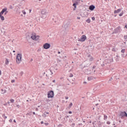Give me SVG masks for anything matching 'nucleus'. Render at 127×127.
<instances>
[{"instance_id":"obj_55","label":"nucleus","mask_w":127,"mask_h":127,"mask_svg":"<svg viewBox=\"0 0 127 127\" xmlns=\"http://www.w3.org/2000/svg\"><path fill=\"white\" fill-rule=\"evenodd\" d=\"M58 54H60V52H58Z\"/></svg>"},{"instance_id":"obj_5","label":"nucleus","mask_w":127,"mask_h":127,"mask_svg":"<svg viewBox=\"0 0 127 127\" xmlns=\"http://www.w3.org/2000/svg\"><path fill=\"white\" fill-rule=\"evenodd\" d=\"M53 74V70L50 68L48 71L47 73L46 74L47 77H50Z\"/></svg>"},{"instance_id":"obj_44","label":"nucleus","mask_w":127,"mask_h":127,"mask_svg":"<svg viewBox=\"0 0 127 127\" xmlns=\"http://www.w3.org/2000/svg\"><path fill=\"white\" fill-rule=\"evenodd\" d=\"M77 19H81V17H77Z\"/></svg>"},{"instance_id":"obj_45","label":"nucleus","mask_w":127,"mask_h":127,"mask_svg":"<svg viewBox=\"0 0 127 127\" xmlns=\"http://www.w3.org/2000/svg\"><path fill=\"white\" fill-rule=\"evenodd\" d=\"M65 99H66V100H68V97H67V96H65Z\"/></svg>"},{"instance_id":"obj_41","label":"nucleus","mask_w":127,"mask_h":127,"mask_svg":"<svg viewBox=\"0 0 127 127\" xmlns=\"http://www.w3.org/2000/svg\"><path fill=\"white\" fill-rule=\"evenodd\" d=\"M9 123H11L12 122V119H10L9 120Z\"/></svg>"},{"instance_id":"obj_22","label":"nucleus","mask_w":127,"mask_h":127,"mask_svg":"<svg viewBox=\"0 0 127 127\" xmlns=\"http://www.w3.org/2000/svg\"><path fill=\"white\" fill-rule=\"evenodd\" d=\"M72 106H73V103H70L68 106V108H71L72 107Z\"/></svg>"},{"instance_id":"obj_23","label":"nucleus","mask_w":127,"mask_h":127,"mask_svg":"<svg viewBox=\"0 0 127 127\" xmlns=\"http://www.w3.org/2000/svg\"><path fill=\"white\" fill-rule=\"evenodd\" d=\"M8 63H9L8 60L6 59V61H5V64H6V65H7V64H8Z\"/></svg>"},{"instance_id":"obj_35","label":"nucleus","mask_w":127,"mask_h":127,"mask_svg":"<svg viewBox=\"0 0 127 127\" xmlns=\"http://www.w3.org/2000/svg\"><path fill=\"white\" fill-rule=\"evenodd\" d=\"M76 5H78V4H79V2H78L77 1L75 2L74 3Z\"/></svg>"},{"instance_id":"obj_29","label":"nucleus","mask_w":127,"mask_h":127,"mask_svg":"<svg viewBox=\"0 0 127 127\" xmlns=\"http://www.w3.org/2000/svg\"><path fill=\"white\" fill-rule=\"evenodd\" d=\"M73 6L75 8H76V5H77L75 3H74L73 4H72Z\"/></svg>"},{"instance_id":"obj_33","label":"nucleus","mask_w":127,"mask_h":127,"mask_svg":"<svg viewBox=\"0 0 127 127\" xmlns=\"http://www.w3.org/2000/svg\"><path fill=\"white\" fill-rule=\"evenodd\" d=\"M2 117H4V119H7V117L6 116H5L4 114H3L2 115Z\"/></svg>"},{"instance_id":"obj_21","label":"nucleus","mask_w":127,"mask_h":127,"mask_svg":"<svg viewBox=\"0 0 127 127\" xmlns=\"http://www.w3.org/2000/svg\"><path fill=\"white\" fill-rule=\"evenodd\" d=\"M86 22H87V23H90L91 22V20L90 19H88L86 20Z\"/></svg>"},{"instance_id":"obj_42","label":"nucleus","mask_w":127,"mask_h":127,"mask_svg":"<svg viewBox=\"0 0 127 127\" xmlns=\"http://www.w3.org/2000/svg\"><path fill=\"white\" fill-rule=\"evenodd\" d=\"M92 20H95V17H92Z\"/></svg>"},{"instance_id":"obj_6","label":"nucleus","mask_w":127,"mask_h":127,"mask_svg":"<svg viewBox=\"0 0 127 127\" xmlns=\"http://www.w3.org/2000/svg\"><path fill=\"white\" fill-rule=\"evenodd\" d=\"M31 38L33 40H38L39 39V36H36L35 35H32Z\"/></svg>"},{"instance_id":"obj_48","label":"nucleus","mask_w":127,"mask_h":127,"mask_svg":"<svg viewBox=\"0 0 127 127\" xmlns=\"http://www.w3.org/2000/svg\"><path fill=\"white\" fill-rule=\"evenodd\" d=\"M45 113L47 114V115H48V114H49V113H48V112H45Z\"/></svg>"},{"instance_id":"obj_43","label":"nucleus","mask_w":127,"mask_h":127,"mask_svg":"<svg viewBox=\"0 0 127 127\" xmlns=\"http://www.w3.org/2000/svg\"><path fill=\"white\" fill-rule=\"evenodd\" d=\"M41 125H43V124H44V122H43V121H41Z\"/></svg>"},{"instance_id":"obj_28","label":"nucleus","mask_w":127,"mask_h":127,"mask_svg":"<svg viewBox=\"0 0 127 127\" xmlns=\"http://www.w3.org/2000/svg\"><path fill=\"white\" fill-rule=\"evenodd\" d=\"M42 117H43L44 118H46V114L45 113L43 115Z\"/></svg>"},{"instance_id":"obj_63","label":"nucleus","mask_w":127,"mask_h":127,"mask_svg":"<svg viewBox=\"0 0 127 127\" xmlns=\"http://www.w3.org/2000/svg\"><path fill=\"white\" fill-rule=\"evenodd\" d=\"M113 61H113V59H112V61H111V62H113Z\"/></svg>"},{"instance_id":"obj_2","label":"nucleus","mask_w":127,"mask_h":127,"mask_svg":"<svg viewBox=\"0 0 127 127\" xmlns=\"http://www.w3.org/2000/svg\"><path fill=\"white\" fill-rule=\"evenodd\" d=\"M41 14L42 15V18H46V16H47V14H48V12L46 9H43L41 11Z\"/></svg>"},{"instance_id":"obj_61","label":"nucleus","mask_w":127,"mask_h":127,"mask_svg":"<svg viewBox=\"0 0 127 127\" xmlns=\"http://www.w3.org/2000/svg\"><path fill=\"white\" fill-rule=\"evenodd\" d=\"M17 107H19V105H17Z\"/></svg>"},{"instance_id":"obj_12","label":"nucleus","mask_w":127,"mask_h":127,"mask_svg":"<svg viewBox=\"0 0 127 127\" xmlns=\"http://www.w3.org/2000/svg\"><path fill=\"white\" fill-rule=\"evenodd\" d=\"M88 57L89 58V61H93L94 60V58H93V57H92V56L89 55L88 56Z\"/></svg>"},{"instance_id":"obj_49","label":"nucleus","mask_w":127,"mask_h":127,"mask_svg":"<svg viewBox=\"0 0 127 127\" xmlns=\"http://www.w3.org/2000/svg\"><path fill=\"white\" fill-rule=\"evenodd\" d=\"M43 76H44V75H45V72H44V73H43Z\"/></svg>"},{"instance_id":"obj_57","label":"nucleus","mask_w":127,"mask_h":127,"mask_svg":"<svg viewBox=\"0 0 127 127\" xmlns=\"http://www.w3.org/2000/svg\"><path fill=\"white\" fill-rule=\"evenodd\" d=\"M95 72H96L95 70H94V74H95Z\"/></svg>"},{"instance_id":"obj_32","label":"nucleus","mask_w":127,"mask_h":127,"mask_svg":"<svg viewBox=\"0 0 127 127\" xmlns=\"http://www.w3.org/2000/svg\"><path fill=\"white\" fill-rule=\"evenodd\" d=\"M10 101L11 103H13V102H14V100H13L12 99H10Z\"/></svg>"},{"instance_id":"obj_58","label":"nucleus","mask_w":127,"mask_h":127,"mask_svg":"<svg viewBox=\"0 0 127 127\" xmlns=\"http://www.w3.org/2000/svg\"><path fill=\"white\" fill-rule=\"evenodd\" d=\"M13 53H15V51H13Z\"/></svg>"},{"instance_id":"obj_16","label":"nucleus","mask_w":127,"mask_h":127,"mask_svg":"<svg viewBox=\"0 0 127 127\" xmlns=\"http://www.w3.org/2000/svg\"><path fill=\"white\" fill-rule=\"evenodd\" d=\"M2 10H5L4 11V12H5L4 15H5L7 13V12H8V11H7V8H4L2 9Z\"/></svg>"},{"instance_id":"obj_27","label":"nucleus","mask_w":127,"mask_h":127,"mask_svg":"<svg viewBox=\"0 0 127 127\" xmlns=\"http://www.w3.org/2000/svg\"><path fill=\"white\" fill-rule=\"evenodd\" d=\"M125 51H126V50L123 49V50L121 51V52H122V53H125Z\"/></svg>"},{"instance_id":"obj_59","label":"nucleus","mask_w":127,"mask_h":127,"mask_svg":"<svg viewBox=\"0 0 127 127\" xmlns=\"http://www.w3.org/2000/svg\"><path fill=\"white\" fill-rule=\"evenodd\" d=\"M31 61H33V60L32 59H31Z\"/></svg>"},{"instance_id":"obj_47","label":"nucleus","mask_w":127,"mask_h":127,"mask_svg":"<svg viewBox=\"0 0 127 127\" xmlns=\"http://www.w3.org/2000/svg\"><path fill=\"white\" fill-rule=\"evenodd\" d=\"M68 114H72V112H71V111H69V112H68Z\"/></svg>"},{"instance_id":"obj_40","label":"nucleus","mask_w":127,"mask_h":127,"mask_svg":"<svg viewBox=\"0 0 127 127\" xmlns=\"http://www.w3.org/2000/svg\"><path fill=\"white\" fill-rule=\"evenodd\" d=\"M45 126H48L49 125V123H44Z\"/></svg>"},{"instance_id":"obj_14","label":"nucleus","mask_w":127,"mask_h":127,"mask_svg":"<svg viewBox=\"0 0 127 127\" xmlns=\"http://www.w3.org/2000/svg\"><path fill=\"white\" fill-rule=\"evenodd\" d=\"M120 29H121V27H118V28H117L115 30L116 33H118V32H120Z\"/></svg>"},{"instance_id":"obj_34","label":"nucleus","mask_w":127,"mask_h":127,"mask_svg":"<svg viewBox=\"0 0 127 127\" xmlns=\"http://www.w3.org/2000/svg\"><path fill=\"white\" fill-rule=\"evenodd\" d=\"M124 39H127V35L124 36Z\"/></svg>"},{"instance_id":"obj_11","label":"nucleus","mask_w":127,"mask_h":127,"mask_svg":"<svg viewBox=\"0 0 127 127\" xmlns=\"http://www.w3.org/2000/svg\"><path fill=\"white\" fill-rule=\"evenodd\" d=\"M92 71H93V69L90 70L89 69H85V72H86L87 74H92Z\"/></svg>"},{"instance_id":"obj_50","label":"nucleus","mask_w":127,"mask_h":127,"mask_svg":"<svg viewBox=\"0 0 127 127\" xmlns=\"http://www.w3.org/2000/svg\"><path fill=\"white\" fill-rule=\"evenodd\" d=\"M14 123H16V121H15V120H13Z\"/></svg>"},{"instance_id":"obj_64","label":"nucleus","mask_w":127,"mask_h":127,"mask_svg":"<svg viewBox=\"0 0 127 127\" xmlns=\"http://www.w3.org/2000/svg\"><path fill=\"white\" fill-rule=\"evenodd\" d=\"M26 102H28V100H27Z\"/></svg>"},{"instance_id":"obj_3","label":"nucleus","mask_w":127,"mask_h":127,"mask_svg":"<svg viewBox=\"0 0 127 127\" xmlns=\"http://www.w3.org/2000/svg\"><path fill=\"white\" fill-rule=\"evenodd\" d=\"M65 67L67 68L66 70L68 71V72L72 71V70L73 69V68H74L73 66H71L70 64H68V63H67L65 64Z\"/></svg>"},{"instance_id":"obj_25","label":"nucleus","mask_w":127,"mask_h":127,"mask_svg":"<svg viewBox=\"0 0 127 127\" xmlns=\"http://www.w3.org/2000/svg\"><path fill=\"white\" fill-rule=\"evenodd\" d=\"M57 63H61V60L58 59L57 60Z\"/></svg>"},{"instance_id":"obj_9","label":"nucleus","mask_w":127,"mask_h":127,"mask_svg":"<svg viewBox=\"0 0 127 127\" xmlns=\"http://www.w3.org/2000/svg\"><path fill=\"white\" fill-rule=\"evenodd\" d=\"M86 38L87 37H86V35H83L81 36V39L78 40V41H82V42H83V41H85V40H86Z\"/></svg>"},{"instance_id":"obj_7","label":"nucleus","mask_w":127,"mask_h":127,"mask_svg":"<svg viewBox=\"0 0 127 127\" xmlns=\"http://www.w3.org/2000/svg\"><path fill=\"white\" fill-rule=\"evenodd\" d=\"M43 47L44 49H49L50 48V44L49 43H45L43 45Z\"/></svg>"},{"instance_id":"obj_56","label":"nucleus","mask_w":127,"mask_h":127,"mask_svg":"<svg viewBox=\"0 0 127 127\" xmlns=\"http://www.w3.org/2000/svg\"><path fill=\"white\" fill-rule=\"evenodd\" d=\"M33 115H35V112L33 113Z\"/></svg>"},{"instance_id":"obj_53","label":"nucleus","mask_w":127,"mask_h":127,"mask_svg":"<svg viewBox=\"0 0 127 127\" xmlns=\"http://www.w3.org/2000/svg\"><path fill=\"white\" fill-rule=\"evenodd\" d=\"M93 69H94V68H96V66H93Z\"/></svg>"},{"instance_id":"obj_20","label":"nucleus","mask_w":127,"mask_h":127,"mask_svg":"<svg viewBox=\"0 0 127 127\" xmlns=\"http://www.w3.org/2000/svg\"><path fill=\"white\" fill-rule=\"evenodd\" d=\"M16 12L18 14H20V13H21V12H20V10L19 9L17 10Z\"/></svg>"},{"instance_id":"obj_26","label":"nucleus","mask_w":127,"mask_h":127,"mask_svg":"<svg viewBox=\"0 0 127 127\" xmlns=\"http://www.w3.org/2000/svg\"><path fill=\"white\" fill-rule=\"evenodd\" d=\"M107 119H108V116H107V115H104V120H107Z\"/></svg>"},{"instance_id":"obj_17","label":"nucleus","mask_w":127,"mask_h":127,"mask_svg":"<svg viewBox=\"0 0 127 127\" xmlns=\"http://www.w3.org/2000/svg\"><path fill=\"white\" fill-rule=\"evenodd\" d=\"M91 65V63H88V62H85V67H89Z\"/></svg>"},{"instance_id":"obj_31","label":"nucleus","mask_w":127,"mask_h":127,"mask_svg":"<svg viewBox=\"0 0 127 127\" xmlns=\"http://www.w3.org/2000/svg\"><path fill=\"white\" fill-rule=\"evenodd\" d=\"M22 12L23 13V14H26V12H25V11H24V10H22Z\"/></svg>"},{"instance_id":"obj_24","label":"nucleus","mask_w":127,"mask_h":127,"mask_svg":"<svg viewBox=\"0 0 127 127\" xmlns=\"http://www.w3.org/2000/svg\"><path fill=\"white\" fill-rule=\"evenodd\" d=\"M20 76H22V75H23V71H21L19 73Z\"/></svg>"},{"instance_id":"obj_52","label":"nucleus","mask_w":127,"mask_h":127,"mask_svg":"<svg viewBox=\"0 0 127 127\" xmlns=\"http://www.w3.org/2000/svg\"><path fill=\"white\" fill-rule=\"evenodd\" d=\"M53 83H55V80H54L53 81Z\"/></svg>"},{"instance_id":"obj_46","label":"nucleus","mask_w":127,"mask_h":127,"mask_svg":"<svg viewBox=\"0 0 127 127\" xmlns=\"http://www.w3.org/2000/svg\"><path fill=\"white\" fill-rule=\"evenodd\" d=\"M125 28L127 29V25H125Z\"/></svg>"},{"instance_id":"obj_8","label":"nucleus","mask_w":127,"mask_h":127,"mask_svg":"<svg viewBox=\"0 0 127 127\" xmlns=\"http://www.w3.org/2000/svg\"><path fill=\"white\" fill-rule=\"evenodd\" d=\"M4 11H5V10H3L0 12V17L2 20H4V17L2 16V14L4 13Z\"/></svg>"},{"instance_id":"obj_10","label":"nucleus","mask_w":127,"mask_h":127,"mask_svg":"<svg viewBox=\"0 0 127 127\" xmlns=\"http://www.w3.org/2000/svg\"><path fill=\"white\" fill-rule=\"evenodd\" d=\"M120 115L121 117H127V114L126 113V112H121Z\"/></svg>"},{"instance_id":"obj_60","label":"nucleus","mask_w":127,"mask_h":127,"mask_svg":"<svg viewBox=\"0 0 127 127\" xmlns=\"http://www.w3.org/2000/svg\"><path fill=\"white\" fill-rule=\"evenodd\" d=\"M10 8H12V6H10Z\"/></svg>"},{"instance_id":"obj_51","label":"nucleus","mask_w":127,"mask_h":127,"mask_svg":"<svg viewBox=\"0 0 127 127\" xmlns=\"http://www.w3.org/2000/svg\"><path fill=\"white\" fill-rule=\"evenodd\" d=\"M0 75H1V71L0 70Z\"/></svg>"},{"instance_id":"obj_37","label":"nucleus","mask_w":127,"mask_h":127,"mask_svg":"<svg viewBox=\"0 0 127 127\" xmlns=\"http://www.w3.org/2000/svg\"><path fill=\"white\" fill-rule=\"evenodd\" d=\"M69 77H73V74H72V73H70L69 75Z\"/></svg>"},{"instance_id":"obj_19","label":"nucleus","mask_w":127,"mask_h":127,"mask_svg":"<svg viewBox=\"0 0 127 127\" xmlns=\"http://www.w3.org/2000/svg\"><path fill=\"white\" fill-rule=\"evenodd\" d=\"M2 94H5V93L6 92V90H5V89H1Z\"/></svg>"},{"instance_id":"obj_38","label":"nucleus","mask_w":127,"mask_h":127,"mask_svg":"<svg viewBox=\"0 0 127 127\" xmlns=\"http://www.w3.org/2000/svg\"><path fill=\"white\" fill-rule=\"evenodd\" d=\"M107 125H110L111 124V122H110L109 121L107 122Z\"/></svg>"},{"instance_id":"obj_1","label":"nucleus","mask_w":127,"mask_h":127,"mask_svg":"<svg viewBox=\"0 0 127 127\" xmlns=\"http://www.w3.org/2000/svg\"><path fill=\"white\" fill-rule=\"evenodd\" d=\"M21 58H22V55L21 54H17L16 58L17 64H19L21 62Z\"/></svg>"},{"instance_id":"obj_30","label":"nucleus","mask_w":127,"mask_h":127,"mask_svg":"<svg viewBox=\"0 0 127 127\" xmlns=\"http://www.w3.org/2000/svg\"><path fill=\"white\" fill-rule=\"evenodd\" d=\"M123 14H124V12H122L120 14H119V16H123Z\"/></svg>"},{"instance_id":"obj_15","label":"nucleus","mask_w":127,"mask_h":127,"mask_svg":"<svg viewBox=\"0 0 127 127\" xmlns=\"http://www.w3.org/2000/svg\"><path fill=\"white\" fill-rule=\"evenodd\" d=\"M121 11H122V9H118V10L114 11V13H119Z\"/></svg>"},{"instance_id":"obj_39","label":"nucleus","mask_w":127,"mask_h":127,"mask_svg":"<svg viewBox=\"0 0 127 127\" xmlns=\"http://www.w3.org/2000/svg\"><path fill=\"white\" fill-rule=\"evenodd\" d=\"M31 116V114L30 113H27L26 116Z\"/></svg>"},{"instance_id":"obj_4","label":"nucleus","mask_w":127,"mask_h":127,"mask_svg":"<svg viewBox=\"0 0 127 127\" xmlns=\"http://www.w3.org/2000/svg\"><path fill=\"white\" fill-rule=\"evenodd\" d=\"M54 97V92L53 91H49L48 93V98H53Z\"/></svg>"},{"instance_id":"obj_18","label":"nucleus","mask_w":127,"mask_h":127,"mask_svg":"<svg viewBox=\"0 0 127 127\" xmlns=\"http://www.w3.org/2000/svg\"><path fill=\"white\" fill-rule=\"evenodd\" d=\"M93 79H94V77L89 76L88 77L87 80H88V81H92V80H93Z\"/></svg>"},{"instance_id":"obj_62","label":"nucleus","mask_w":127,"mask_h":127,"mask_svg":"<svg viewBox=\"0 0 127 127\" xmlns=\"http://www.w3.org/2000/svg\"><path fill=\"white\" fill-rule=\"evenodd\" d=\"M83 83H84V84H86V82H84Z\"/></svg>"},{"instance_id":"obj_13","label":"nucleus","mask_w":127,"mask_h":127,"mask_svg":"<svg viewBox=\"0 0 127 127\" xmlns=\"http://www.w3.org/2000/svg\"><path fill=\"white\" fill-rule=\"evenodd\" d=\"M95 6L94 5H91L89 6V9L90 10H93L94 9H95Z\"/></svg>"},{"instance_id":"obj_54","label":"nucleus","mask_w":127,"mask_h":127,"mask_svg":"<svg viewBox=\"0 0 127 127\" xmlns=\"http://www.w3.org/2000/svg\"><path fill=\"white\" fill-rule=\"evenodd\" d=\"M112 51H115V48H113V49H112Z\"/></svg>"},{"instance_id":"obj_36","label":"nucleus","mask_w":127,"mask_h":127,"mask_svg":"<svg viewBox=\"0 0 127 127\" xmlns=\"http://www.w3.org/2000/svg\"><path fill=\"white\" fill-rule=\"evenodd\" d=\"M11 83H14V82H15V80H14V79H13L11 80Z\"/></svg>"}]
</instances>
